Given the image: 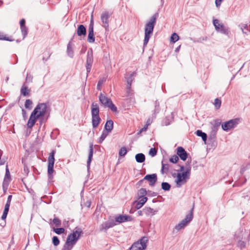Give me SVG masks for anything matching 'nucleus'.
<instances>
[{"instance_id":"obj_1","label":"nucleus","mask_w":250,"mask_h":250,"mask_svg":"<svg viewBox=\"0 0 250 250\" xmlns=\"http://www.w3.org/2000/svg\"><path fill=\"white\" fill-rule=\"evenodd\" d=\"M47 106L45 104L41 103L37 105L32 112L27 123V126L32 128L34 125L37 119L40 117L43 116L46 111Z\"/></svg>"},{"instance_id":"obj_2","label":"nucleus","mask_w":250,"mask_h":250,"mask_svg":"<svg viewBox=\"0 0 250 250\" xmlns=\"http://www.w3.org/2000/svg\"><path fill=\"white\" fill-rule=\"evenodd\" d=\"M82 233V231L81 229L76 228L72 233L68 235L62 250H71Z\"/></svg>"},{"instance_id":"obj_3","label":"nucleus","mask_w":250,"mask_h":250,"mask_svg":"<svg viewBox=\"0 0 250 250\" xmlns=\"http://www.w3.org/2000/svg\"><path fill=\"white\" fill-rule=\"evenodd\" d=\"M158 14H155L152 16L149 21L146 24L145 26V36L144 40V45L146 46L153 33L154 26L156 24V20Z\"/></svg>"},{"instance_id":"obj_4","label":"nucleus","mask_w":250,"mask_h":250,"mask_svg":"<svg viewBox=\"0 0 250 250\" xmlns=\"http://www.w3.org/2000/svg\"><path fill=\"white\" fill-rule=\"evenodd\" d=\"M91 114L92 126L96 128L99 125L101 119L99 117V105L97 103H93L91 104Z\"/></svg>"},{"instance_id":"obj_5","label":"nucleus","mask_w":250,"mask_h":250,"mask_svg":"<svg viewBox=\"0 0 250 250\" xmlns=\"http://www.w3.org/2000/svg\"><path fill=\"white\" fill-rule=\"evenodd\" d=\"M99 100L101 103L105 107L110 108L113 112H117V108L113 104L110 99L108 98L104 94L101 93L99 95Z\"/></svg>"},{"instance_id":"obj_6","label":"nucleus","mask_w":250,"mask_h":250,"mask_svg":"<svg viewBox=\"0 0 250 250\" xmlns=\"http://www.w3.org/2000/svg\"><path fill=\"white\" fill-rule=\"evenodd\" d=\"M148 241L147 237H143L139 241L132 244L130 250H145L146 248Z\"/></svg>"},{"instance_id":"obj_7","label":"nucleus","mask_w":250,"mask_h":250,"mask_svg":"<svg viewBox=\"0 0 250 250\" xmlns=\"http://www.w3.org/2000/svg\"><path fill=\"white\" fill-rule=\"evenodd\" d=\"M189 176L190 171L188 170L182 173H178L175 180L177 187H180L185 184L189 179Z\"/></svg>"},{"instance_id":"obj_8","label":"nucleus","mask_w":250,"mask_h":250,"mask_svg":"<svg viewBox=\"0 0 250 250\" xmlns=\"http://www.w3.org/2000/svg\"><path fill=\"white\" fill-rule=\"evenodd\" d=\"M56 153L55 150H53L49 154L48 158V167H47V172L49 177L52 176L54 172V165L55 163L54 155Z\"/></svg>"},{"instance_id":"obj_9","label":"nucleus","mask_w":250,"mask_h":250,"mask_svg":"<svg viewBox=\"0 0 250 250\" xmlns=\"http://www.w3.org/2000/svg\"><path fill=\"white\" fill-rule=\"evenodd\" d=\"M193 218V208L190 210V212L186 216V217L182 220L178 225H176L175 229L179 231L184 228L192 219Z\"/></svg>"},{"instance_id":"obj_10","label":"nucleus","mask_w":250,"mask_h":250,"mask_svg":"<svg viewBox=\"0 0 250 250\" xmlns=\"http://www.w3.org/2000/svg\"><path fill=\"white\" fill-rule=\"evenodd\" d=\"M238 122L239 119L236 118L224 123L222 125V129L225 131H228L234 128L238 124Z\"/></svg>"},{"instance_id":"obj_11","label":"nucleus","mask_w":250,"mask_h":250,"mask_svg":"<svg viewBox=\"0 0 250 250\" xmlns=\"http://www.w3.org/2000/svg\"><path fill=\"white\" fill-rule=\"evenodd\" d=\"M111 14L109 12L105 11L101 15V19L103 23V26L107 28L109 26V18Z\"/></svg>"},{"instance_id":"obj_12","label":"nucleus","mask_w":250,"mask_h":250,"mask_svg":"<svg viewBox=\"0 0 250 250\" xmlns=\"http://www.w3.org/2000/svg\"><path fill=\"white\" fill-rule=\"evenodd\" d=\"M144 179L147 180L149 182V185L153 186L157 181V175L156 174H147L145 176Z\"/></svg>"},{"instance_id":"obj_13","label":"nucleus","mask_w":250,"mask_h":250,"mask_svg":"<svg viewBox=\"0 0 250 250\" xmlns=\"http://www.w3.org/2000/svg\"><path fill=\"white\" fill-rule=\"evenodd\" d=\"M177 154L183 161H185L188 157V153L181 146L177 147Z\"/></svg>"},{"instance_id":"obj_14","label":"nucleus","mask_w":250,"mask_h":250,"mask_svg":"<svg viewBox=\"0 0 250 250\" xmlns=\"http://www.w3.org/2000/svg\"><path fill=\"white\" fill-rule=\"evenodd\" d=\"M132 220V218L130 216L126 215H120L115 218V221L119 223L131 221Z\"/></svg>"},{"instance_id":"obj_15","label":"nucleus","mask_w":250,"mask_h":250,"mask_svg":"<svg viewBox=\"0 0 250 250\" xmlns=\"http://www.w3.org/2000/svg\"><path fill=\"white\" fill-rule=\"evenodd\" d=\"M213 23L215 29L217 30L221 31L224 33H225L226 32V29L222 24L219 23V21L218 20H214L213 21Z\"/></svg>"},{"instance_id":"obj_16","label":"nucleus","mask_w":250,"mask_h":250,"mask_svg":"<svg viewBox=\"0 0 250 250\" xmlns=\"http://www.w3.org/2000/svg\"><path fill=\"white\" fill-rule=\"evenodd\" d=\"M77 34L79 36H85L86 34V28L84 25L81 24L78 25Z\"/></svg>"},{"instance_id":"obj_17","label":"nucleus","mask_w":250,"mask_h":250,"mask_svg":"<svg viewBox=\"0 0 250 250\" xmlns=\"http://www.w3.org/2000/svg\"><path fill=\"white\" fill-rule=\"evenodd\" d=\"M147 198L146 197L141 198L139 201L136 203V208L137 209L140 208L146 202Z\"/></svg>"},{"instance_id":"obj_18","label":"nucleus","mask_w":250,"mask_h":250,"mask_svg":"<svg viewBox=\"0 0 250 250\" xmlns=\"http://www.w3.org/2000/svg\"><path fill=\"white\" fill-rule=\"evenodd\" d=\"M92 61L93 60L92 55L88 54L86 60V70L87 72H89L90 71Z\"/></svg>"},{"instance_id":"obj_19","label":"nucleus","mask_w":250,"mask_h":250,"mask_svg":"<svg viewBox=\"0 0 250 250\" xmlns=\"http://www.w3.org/2000/svg\"><path fill=\"white\" fill-rule=\"evenodd\" d=\"M113 127V122L111 120H108L106 122V123L105 125V126H104L106 131H107L108 132H110L112 130Z\"/></svg>"},{"instance_id":"obj_20","label":"nucleus","mask_w":250,"mask_h":250,"mask_svg":"<svg viewBox=\"0 0 250 250\" xmlns=\"http://www.w3.org/2000/svg\"><path fill=\"white\" fill-rule=\"evenodd\" d=\"M93 154V145L91 144L89 146V154H88V160L87 162V166H89L91 163V162L92 159Z\"/></svg>"},{"instance_id":"obj_21","label":"nucleus","mask_w":250,"mask_h":250,"mask_svg":"<svg viewBox=\"0 0 250 250\" xmlns=\"http://www.w3.org/2000/svg\"><path fill=\"white\" fill-rule=\"evenodd\" d=\"M114 225V224L112 222H105L102 225L100 230H106L107 229L113 227Z\"/></svg>"},{"instance_id":"obj_22","label":"nucleus","mask_w":250,"mask_h":250,"mask_svg":"<svg viewBox=\"0 0 250 250\" xmlns=\"http://www.w3.org/2000/svg\"><path fill=\"white\" fill-rule=\"evenodd\" d=\"M135 159L137 162L143 163L145 161V156L143 153H138L136 155Z\"/></svg>"},{"instance_id":"obj_23","label":"nucleus","mask_w":250,"mask_h":250,"mask_svg":"<svg viewBox=\"0 0 250 250\" xmlns=\"http://www.w3.org/2000/svg\"><path fill=\"white\" fill-rule=\"evenodd\" d=\"M143 211L147 215H153L155 214V211L153 209L149 207H146L143 209Z\"/></svg>"},{"instance_id":"obj_24","label":"nucleus","mask_w":250,"mask_h":250,"mask_svg":"<svg viewBox=\"0 0 250 250\" xmlns=\"http://www.w3.org/2000/svg\"><path fill=\"white\" fill-rule=\"evenodd\" d=\"M29 89H28L27 87L24 85H23L21 89V92L23 96L28 95L29 93Z\"/></svg>"},{"instance_id":"obj_25","label":"nucleus","mask_w":250,"mask_h":250,"mask_svg":"<svg viewBox=\"0 0 250 250\" xmlns=\"http://www.w3.org/2000/svg\"><path fill=\"white\" fill-rule=\"evenodd\" d=\"M25 20L24 19H21L20 21V26L22 32H25V34L27 33V29L25 27Z\"/></svg>"},{"instance_id":"obj_26","label":"nucleus","mask_w":250,"mask_h":250,"mask_svg":"<svg viewBox=\"0 0 250 250\" xmlns=\"http://www.w3.org/2000/svg\"><path fill=\"white\" fill-rule=\"evenodd\" d=\"M196 134L197 136L201 137L204 141L205 142L207 140V136L206 134L204 132H203L201 130H197Z\"/></svg>"},{"instance_id":"obj_27","label":"nucleus","mask_w":250,"mask_h":250,"mask_svg":"<svg viewBox=\"0 0 250 250\" xmlns=\"http://www.w3.org/2000/svg\"><path fill=\"white\" fill-rule=\"evenodd\" d=\"M87 41L90 43H93L95 41L94 32H88Z\"/></svg>"},{"instance_id":"obj_28","label":"nucleus","mask_w":250,"mask_h":250,"mask_svg":"<svg viewBox=\"0 0 250 250\" xmlns=\"http://www.w3.org/2000/svg\"><path fill=\"white\" fill-rule=\"evenodd\" d=\"M169 169V165L167 164H164L162 162V167L161 171L162 173H167L168 172Z\"/></svg>"},{"instance_id":"obj_29","label":"nucleus","mask_w":250,"mask_h":250,"mask_svg":"<svg viewBox=\"0 0 250 250\" xmlns=\"http://www.w3.org/2000/svg\"><path fill=\"white\" fill-rule=\"evenodd\" d=\"M179 36L176 33H173L170 37V42L174 43L179 40Z\"/></svg>"},{"instance_id":"obj_30","label":"nucleus","mask_w":250,"mask_h":250,"mask_svg":"<svg viewBox=\"0 0 250 250\" xmlns=\"http://www.w3.org/2000/svg\"><path fill=\"white\" fill-rule=\"evenodd\" d=\"M221 101L218 98H216L214 100V105L216 109H219L221 105Z\"/></svg>"},{"instance_id":"obj_31","label":"nucleus","mask_w":250,"mask_h":250,"mask_svg":"<svg viewBox=\"0 0 250 250\" xmlns=\"http://www.w3.org/2000/svg\"><path fill=\"white\" fill-rule=\"evenodd\" d=\"M54 231L58 234H61L64 232L65 229L63 228H53Z\"/></svg>"},{"instance_id":"obj_32","label":"nucleus","mask_w":250,"mask_h":250,"mask_svg":"<svg viewBox=\"0 0 250 250\" xmlns=\"http://www.w3.org/2000/svg\"><path fill=\"white\" fill-rule=\"evenodd\" d=\"M93 29H94V21H93V17L92 16L91 20H90V24H89V27H88V32H94Z\"/></svg>"},{"instance_id":"obj_33","label":"nucleus","mask_w":250,"mask_h":250,"mask_svg":"<svg viewBox=\"0 0 250 250\" xmlns=\"http://www.w3.org/2000/svg\"><path fill=\"white\" fill-rule=\"evenodd\" d=\"M162 188L165 190H168L170 188V185L166 182H163L162 183Z\"/></svg>"},{"instance_id":"obj_34","label":"nucleus","mask_w":250,"mask_h":250,"mask_svg":"<svg viewBox=\"0 0 250 250\" xmlns=\"http://www.w3.org/2000/svg\"><path fill=\"white\" fill-rule=\"evenodd\" d=\"M127 153V150L125 147H122L121 148L119 151V156H124Z\"/></svg>"},{"instance_id":"obj_35","label":"nucleus","mask_w":250,"mask_h":250,"mask_svg":"<svg viewBox=\"0 0 250 250\" xmlns=\"http://www.w3.org/2000/svg\"><path fill=\"white\" fill-rule=\"evenodd\" d=\"M108 132L107 131H104L102 133V134L101 135L100 138V139H99V143H101L104 140V139L106 137V136H107L108 135Z\"/></svg>"},{"instance_id":"obj_36","label":"nucleus","mask_w":250,"mask_h":250,"mask_svg":"<svg viewBox=\"0 0 250 250\" xmlns=\"http://www.w3.org/2000/svg\"><path fill=\"white\" fill-rule=\"evenodd\" d=\"M53 223L56 227H60L61 225V221L58 218H55L53 220Z\"/></svg>"},{"instance_id":"obj_37","label":"nucleus","mask_w":250,"mask_h":250,"mask_svg":"<svg viewBox=\"0 0 250 250\" xmlns=\"http://www.w3.org/2000/svg\"><path fill=\"white\" fill-rule=\"evenodd\" d=\"M32 104V102L30 100L27 99L26 100L25 103V108L31 109Z\"/></svg>"},{"instance_id":"obj_38","label":"nucleus","mask_w":250,"mask_h":250,"mask_svg":"<svg viewBox=\"0 0 250 250\" xmlns=\"http://www.w3.org/2000/svg\"><path fill=\"white\" fill-rule=\"evenodd\" d=\"M52 242L54 246H57L60 244V240L57 236H53L52 238Z\"/></svg>"},{"instance_id":"obj_39","label":"nucleus","mask_w":250,"mask_h":250,"mask_svg":"<svg viewBox=\"0 0 250 250\" xmlns=\"http://www.w3.org/2000/svg\"><path fill=\"white\" fill-rule=\"evenodd\" d=\"M157 150L155 148H151L149 151V154L152 157L155 156L157 154Z\"/></svg>"},{"instance_id":"obj_40","label":"nucleus","mask_w":250,"mask_h":250,"mask_svg":"<svg viewBox=\"0 0 250 250\" xmlns=\"http://www.w3.org/2000/svg\"><path fill=\"white\" fill-rule=\"evenodd\" d=\"M178 160L179 158L177 155H173L170 158V161L172 163H176Z\"/></svg>"},{"instance_id":"obj_41","label":"nucleus","mask_w":250,"mask_h":250,"mask_svg":"<svg viewBox=\"0 0 250 250\" xmlns=\"http://www.w3.org/2000/svg\"><path fill=\"white\" fill-rule=\"evenodd\" d=\"M139 194L141 196L144 197L146 194V189L142 188L139 191Z\"/></svg>"},{"instance_id":"obj_42","label":"nucleus","mask_w":250,"mask_h":250,"mask_svg":"<svg viewBox=\"0 0 250 250\" xmlns=\"http://www.w3.org/2000/svg\"><path fill=\"white\" fill-rule=\"evenodd\" d=\"M6 179H8V180H10V173L9 170L7 167L6 169V173H5V178H4V181H6Z\"/></svg>"},{"instance_id":"obj_43","label":"nucleus","mask_w":250,"mask_h":250,"mask_svg":"<svg viewBox=\"0 0 250 250\" xmlns=\"http://www.w3.org/2000/svg\"><path fill=\"white\" fill-rule=\"evenodd\" d=\"M9 207H10L9 205L6 204L5 205V207H4V209L3 212H4L5 213H8V211H9Z\"/></svg>"},{"instance_id":"obj_44","label":"nucleus","mask_w":250,"mask_h":250,"mask_svg":"<svg viewBox=\"0 0 250 250\" xmlns=\"http://www.w3.org/2000/svg\"><path fill=\"white\" fill-rule=\"evenodd\" d=\"M147 127H148V126H147V125H145L142 128H141V129L138 132V134H140L142 132L146 131L147 129Z\"/></svg>"},{"instance_id":"obj_45","label":"nucleus","mask_w":250,"mask_h":250,"mask_svg":"<svg viewBox=\"0 0 250 250\" xmlns=\"http://www.w3.org/2000/svg\"><path fill=\"white\" fill-rule=\"evenodd\" d=\"M222 0H215V4L216 7H219L221 4Z\"/></svg>"},{"instance_id":"obj_46","label":"nucleus","mask_w":250,"mask_h":250,"mask_svg":"<svg viewBox=\"0 0 250 250\" xmlns=\"http://www.w3.org/2000/svg\"><path fill=\"white\" fill-rule=\"evenodd\" d=\"M12 195H10L8 196V198H7V203L6 204H8L10 206V204H11V199H12Z\"/></svg>"},{"instance_id":"obj_47","label":"nucleus","mask_w":250,"mask_h":250,"mask_svg":"<svg viewBox=\"0 0 250 250\" xmlns=\"http://www.w3.org/2000/svg\"><path fill=\"white\" fill-rule=\"evenodd\" d=\"M0 40H4L9 41H13L14 40L13 39H12L9 38H6V37L2 38L1 37H0Z\"/></svg>"},{"instance_id":"obj_48","label":"nucleus","mask_w":250,"mask_h":250,"mask_svg":"<svg viewBox=\"0 0 250 250\" xmlns=\"http://www.w3.org/2000/svg\"><path fill=\"white\" fill-rule=\"evenodd\" d=\"M7 214L8 213H5L4 212H3V214L1 216V219L3 220H4L6 218Z\"/></svg>"},{"instance_id":"obj_49","label":"nucleus","mask_w":250,"mask_h":250,"mask_svg":"<svg viewBox=\"0 0 250 250\" xmlns=\"http://www.w3.org/2000/svg\"><path fill=\"white\" fill-rule=\"evenodd\" d=\"M155 107L156 109L158 110L159 107V104L157 101L155 102Z\"/></svg>"},{"instance_id":"obj_50","label":"nucleus","mask_w":250,"mask_h":250,"mask_svg":"<svg viewBox=\"0 0 250 250\" xmlns=\"http://www.w3.org/2000/svg\"><path fill=\"white\" fill-rule=\"evenodd\" d=\"M131 82L132 81L131 80L130 81H129L128 80L127 81V83H128V89L130 90V86H131Z\"/></svg>"},{"instance_id":"obj_51","label":"nucleus","mask_w":250,"mask_h":250,"mask_svg":"<svg viewBox=\"0 0 250 250\" xmlns=\"http://www.w3.org/2000/svg\"><path fill=\"white\" fill-rule=\"evenodd\" d=\"M240 243L241 248H244L245 247V244L243 242H240Z\"/></svg>"},{"instance_id":"obj_52","label":"nucleus","mask_w":250,"mask_h":250,"mask_svg":"<svg viewBox=\"0 0 250 250\" xmlns=\"http://www.w3.org/2000/svg\"><path fill=\"white\" fill-rule=\"evenodd\" d=\"M138 214H139V215L140 216H142L143 215V212L142 210H139L138 211Z\"/></svg>"},{"instance_id":"obj_53","label":"nucleus","mask_w":250,"mask_h":250,"mask_svg":"<svg viewBox=\"0 0 250 250\" xmlns=\"http://www.w3.org/2000/svg\"><path fill=\"white\" fill-rule=\"evenodd\" d=\"M149 125H150V121H149V120H148L145 125H147V126H148Z\"/></svg>"},{"instance_id":"obj_54","label":"nucleus","mask_w":250,"mask_h":250,"mask_svg":"<svg viewBox=\"0 0 250 250\" xmlns=\"http://www.w3.org/2000/svg\"><path fill=\"white\" fill-rule=\"evenodd\" d=\"M49 57H50V55H49V53H47V58L45 60V61H46Z\"/></svg>"},{"instance_id":"obj_55","label":"nucleus","mask_w":250,"mask_h":250,"mask_svg":"<svg viewBox=\"0 0 250 250\" xmlns=\"http://www.w3.org/2000/svg\"><path fill=\"white\" fill-rule=\"evenodd\" d=\"M100 81L98 83V85H97V86L99 87V86H100Z\"/></svg>"},{"instance_id":"obj_56","label":"nucleus","mask_w":250,"mask_h":250,"mask_svg":"<svg viewBox=\"0 0 250 250\" xmlns=\"http://www.w3.org/2000/svg\"><path fill=\"white\" fill-rule=\"evenodd\" d=\"M183 169H184V167H181V171H183Z\"/></svg>"}]
</instances>
